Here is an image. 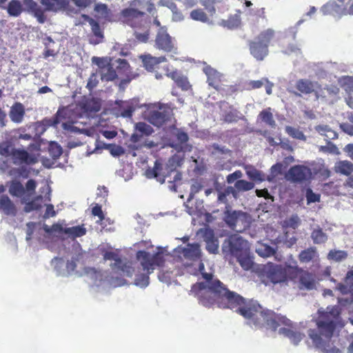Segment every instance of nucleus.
Wrapping results in <instances>:
<instances>
[{"instance_id": "obj_1", "label": "nucleus", "mask_w": 353, "mask_h": 353, "mask_svg": "<svg viewBox=\"0 0 353 353\" xmlns=\"http://www.w3.org/2000/svg\"><path fill=\"white\" fill-rule=\"evenodd\" d=\"M203 282L194 283L191 292L203 306L210 307L217 305L221 309H230L241 316L247 325L256 330H270L287 334L285 327L287 319L273 310L263 307L257 301L246 299L227 286L212 273L201 272Z\"/></svg>"}, {"instance_id": "obj_2", "label": "nucleus", "mask_w": 353, "mask_h": 353, "mask_svg": "<svg viewBox=\"0 0 353 353\" xmlns=\"http://www.w3.org/2000/svg\"><path fill=\"white\" fill-rule=\"evenodd\" d=\"M92 62L98 66V72L102 81H112L117 79L118 75L125 76L120 82L121 85H125L137 76L132 73L130 65L125 59L113 61L108 57H93Z\"/></svg>"}, {"instance_id": "obj_3", "label": "nucleus", "mask_w": 353, "mask_h": 353, "mask_svg": "<svg viewBox=\"0 0 353 353\" xmlns=\"http://www.w3.org/2000/svg\"><path fill=\"white\" fill-rule=\"evenodd\" d=\"M221 250L226 260L231 261L233 259H236L245 270L252 268L253 262L248 254V243L241 236L237 234L230 236L223 242Z\"/></svg>"}, {"instance_id": "obj_4", "label": "nucleus", "mask_w": 353, "mask_h": 353, "mask_svg": "<svg viewBox=\"0 0 353 353\" xmlns=\"http://www.w3.org/2000/svg\"><path fill=\"white\" fill-rule=\"evenodd\" d=\"M137 258L140 261L143 270L146 272L144 274H137L134 284L140 287H146L149 284V274L153 272L156 266L162 267L165 263V259L162 253L157 252L151 254L145 250H139L137 252Z\"/></svg>"}, {"instance_id": "obj_5", "label": "nucleus", "mask_w": 353, "mask_h": 353, "mask_svg": "<svg viewBox=\"0 0 353 353\" xmlns=\"http://www.w3.org/2000/svg\"><path fill=\"white\" fill-rule=\"evenodd\" d=\"M321 319L316 323L319 335L332 338L341 319V309L338 305L328 306L325 311L319 310Z\"/></svg>"}, {"instance_id": "obj_6", "label": "nucleus", "mask_w": 353, "mask_h": 353, "mask_svg": "<svg viewBox=\"0 0 353 353\" xmlns=\"http://www.w3.org/2000/svg\"><path fill=\"white\" fill-rule=\"evenodd\" d=\"M274 37L275 32L271 28L261 31L254 40L249 41L250 54L257 61H263L268 54V47Z\"/></svg>"}, {"instance_id": "obj_7", "label": "nucleus", "mask_w": 353, "mask_h": 353, "mask_svg": "<svg viewBox=\"0 0 353 353\" xmlns=\"http://www.w3.org/2000/svg\"><path fill=\"white\" fill-rule=\"evenodd\" d=\"M223 219L227 225L236 232H242L249 227L247 214L241 211L226 210Z\"/></svg>"}, {"instance_id": "obj_8", "label": "nucleus", "mask_w": 353, "mask_h": 353, "mask_svg": "<svg viewBox=\"0 0 353 353\" xmlns=\"http://www.w3.org/2000/svg\"><path fill=\"white\" fill-rule=\"evenodd\" d=\"M172 115V110L170 107L160 106L158 110H150L146 119L153 125L161 127L170 121Z\"/></svg>"}, {"instance_id": "obj_9", "label": "nucleus", "mask_w": 353, "mask_h": 353, "mask_svg": "<svg viewBox=\"0 0 353 353\" xmlns=\"http://www.w3.org/2000/svg\"><path fill=\"white\" fill-rule=\"evenodd\" d=\"M308 336L312 339L314 347L322 352L342 353L339 348L330 347V341L331 338L327 339L322 335H319L318 332L315 330L310 329L308 330Z\"/></svg>"}, {"instance_id": "obj_10", "label": "nucleus", "mask_w": 353, "mask_h": 353, "mask_svg": "<svg viewBox=\"0 0 353 353\" xmlns=\"http://www.w3.org/2000/svg\"><path fill=\"white\" fill-rule=\"evenodd\" d=\"M163 170V165L159 160H156L154 162V165L152 168H148L145 171V175L149 179L154 178L158 181L161 182V183L165 182V178L169 176L170 173L172 172V171H169L167 174L162 173L161 171ZM173 172L175 173V175L173 179L174 182H176L178 181L181 180L182 179V174L180 172L177 171L176 169L175 171H173Z\"/></svg>"}, {"instance_id": "obj_11", "label": "nucleus", "mask_w": 353, "mask_h": 353, "mask_svg": "<svg viewBox=\"0 0 353 353\" xmlns=\"http://www.w3.org/2000/svg\"><path fill=\"white\" fill-rule=\"evenodd\" d=\"M312 177L311 169L303 165H296L288 169V181L295 183H302L308 181Z\"/></svg>"}, {"instance_id": "obj_12", "label": "nucleus", "mask_w": 353, "mask_h": 353, "mask_svg": "<svg viewBox=\"0 0 353 353\" xmlns=\"http://www.w3.org/2000/svg\"><path fill=\"white\" fill-rule=\"evenodd\" d=\"M267 277L273 283L285 281L287 279V263L283 265L268 264Z\"/></svg>"}, {"instance_id": "obj_13", "label": "nucleus", "mask_w": 353, "mask_h": 353, "mask_svg": "<svg viewBox=\"0 0 353 353\" xmlns=\"http://www.w3.org/2000/svg\"><path fill=\"white\" fill-rule=\"evenodd\" d=\"M155 46L165 52H172L176 50L172 38L163 28H161L157 32Z\"/></svg>"}, {"instance_id": "obj_14", "label": "nucleus", "mask_w": 353, "mask_h": 353, "mask_svg": "<svg viewBox=\"0 0 353 353\" xmlns=\"http://www.w3.org/2000/svg\"><path fill=\"white\" fill-rule=\"evenodd\" d=\"M10 158L12 163L16 165H34L38 161L37 157L34 154H29L25 150L17 148L13 149Z\"/></svg>"}, {"instance_id": "obj_15", "label": "nucleus", "mask_w": 353, "mask_h": 353, "mask_svg": "<svg viewBox=\"0 0 353 353\" xmlns=\"http://www.w3.org/2000/svg\"><path fill=\"white\" fill-rule=\"evenodd\" d=\"M174 251L188 260L197 261L201 258L200 245L198 243H188L186 247L178 246Z\"/></svg>"}, {"instance_id": "obj_16", "label": "nucleus", "mask_w": 353, "mask_h": 353, "mask_svg": "<svg viewBox=\"0 0 353 353\" xmlns=\"http://www.w3.org/2000/svg\"><path fill=\"white\" fill-rule=\"evenodd\" d=\"M136 132L130 137V141L133 143H139L143 141L144 137H148L154 132L153 128L144 122H138L135 124Z\"/></svg>"}, {"instance_id": "obj_17", "label": "nucleus", "mask_w": 353, "mask_h": 353, "mask_svg": "<svg viewBox=\"0 0 353 353\" xmlns=\"http://www.w3.org/2000/svg\"><path fill=\"white\" fill-rule=\"evenodd\" d=\"M26 10L31 13L40 23H43L46 20V17L44 14V9L41 8L36 1L34 0H23Z\"/></svg>"}, {"instance_id": "obj_18", "label": "nucleus", "mask_w": 353, "mask_h": 353, "mask_svg": "<svg viewBox=\"0 0 353 353\" xmlns=\"http://www.w3.org/2000/svg\"><path fill=\"white\" fill-rule=\"evenodd\" d=\"M121 13L126 22L132 27L139 26L145 14L143 11L132 8L123 10Z\"/></svg>"}, {"instance_id": "obj_19", "label": "nucleus", "mask_w": 353, "mask_h": 353, "mask_svg": "<svg viewBox=\"0 0 353 353\" xmlns=\"http://www.w3.org/2000/svg\"><path fill=\"white\" fill-rule=\"evenodd\" d=\"M203 72L207 76V83L208 85L219 90L221 82V74L210 65L204 67Z\"/></svg>"}, {"instance_id": "obj_20", "label": "nucleus", "mask_w": 353, "mask_h": 353, "mask_svg": "<svg viewBox=\"0 0 353 353\" xmlns=\"http://www.w3.org/2000/svg\"><path fill=\"white\" fill-rule=\"evenodd\" d=\"M144 68L149 72L159 69V64L167 61L165 57H152L150 54H145L141 57Z\"/></svg>"}, {"instance_id": "obj_21", "label": "nucleus", "mask_w": 353, "mask_h": 353, "mask_svg": "<svg viewBox=\"0 0 353 353\" xmlns=\"http://www.w3.org/2000/svg\"><path fill=\"white\" fill-rule=\"evenodd\" d=\"M0 211L7 216H15L17 214L16 205L6 194H0Z\"/></svg>"}, {"instance_id": "obj_22", "label": "nucleus", "mask_w": 353, "mask_h": 353, "mask_svg": "<svg viewBox=\"0 0 353 353\" xmlns=\"http://www.w3.org/2000/svg\"><path fill=\"white\" fill-rule=\"evenodd\" d=\"M26 110L24 105L20 102H15L9 111L10 120L15 123H21L24 119Z\"/></svg>"}, {"instance_id": "obj_23", "label": "nucleus", "mask_w": 353, "mask_h": 353, "mask_svg": "<svg viewBox=\"0 0 353 353\" xmlns=\"http://www.w3.org/2000/svg\"><path fill=\"white\" fill-rule=\"evenodd\" d=\"M70 0H41L40 3L45 7L47 11L67 10Z\"/></svg>"}, {"instance_id": "obj_24", "label": "nucleus", "mask_w": 353, "mask_h": 353, "mask_svg": "<svg viewBox=\"0 0 353 353\" xmlns=\"http://www.w3.org/2000/svg\"><path fill=\"white\" fill-rule=\"evenodd\" d=\"M316 283L313 276L301 270L299 278V288L301 290H311L315 288Z\"/></svg>"}, {"instance_id": "obj_25", "label": "nucleus", "mask_w": 353, "mask_h": 353, "mask_svg": "<svg viewBox=\"0 0 353 353\" xmlns=\"http://www.w3.org/2000/svg\"><path fill=\"white\" fill-rule=\"evenodd\" d=\"M256 252L262 257L274 256L276 260L281 261V256H279L273 248L265 243H259L256 249Z\"/></svg>"}, {"instance_id": "obj_26", "label": "nucleus", "mask_w": 353, "mask_h": 353, "mask_svg": "<svg viewBox=\"0 0 353 353\" xmlns=\"http://www.w3.org/2000/svg\"><path fill=\"white\" fill-rule=\"evenodd\" d=\"M259 121L272 128H274L276 125L270 108H265L260 112L257 118V121Z\"/></svg>"}, {"instance_id": "obj_27", "label": "nucleus", "mask_w": 353, "mask_h": 353, "mask_svg": "<svg viewBox=\"0 0 353 353\" xmlns=\"http://www.w3.org/2000/svg\"><path fill=\"white\" fill-rule=\"evenodd\" d=\"M321 12L323 14H331L335 17L344 14V9L343 10L335 1H329L321 7Z\"/></svg>"}, {"instance_id": "obj_28", "label": "nucleus", "mask_w": 353, "mask_h": 353, "mask_svg": "<svg viewBox=\"0 0 353 353\" xmlns=\"http://www.w3.org/2000/svg\"><path fill=\"white\" fill-rule=\"evenodd\" d=\"M9 16L18 17L23 11L21 2L19 0H11L8 2L5 8Z\"/></svg>"}, {"instance_id": "obj_29", "label": "nucleus", "mask_w": 353, "mask_h": 353, "mask_svg": "<svg viewBox=\"0 0 353 353\" xmlns=\"http://www.w3.org/2000/svg\"><path fill=\"white\" fill-rule=\"evenodd\" d=\"M220 24L228 29H235L239 28L241 24L240 12H238L233 15H230L228 19L221 20Z\"/></svg>"}, {"instance_id": "obj_30", "label": "nucleus", "mask_w": 353, "mask_h": 353, "mask_svg": "<svg viewBox=\"0 0 353 353\" xmlns=\"http://www.w3.org/2000/svg\"><path fill=\"white\" fill-rule=\"evenodd\" d=\"M43 196L38 195L34 197L31 201L25 203L23 211L25 212H30L34 210H39L42 207Z\"/></svg>"}, {"instance_id": "obj_31", "label": "nucleus", "mask_w": 353, "mask_h": 353, "mask_svg": "<svg viewBox=\"0 0 353 353\" xmlns=\"http://www.w3.org/2000/svg\"><path fill=\"white\" fill-rule=\"evenodd\" d=\"M335 172L349 176L353 172V163L348 161H339L335 165Z\"/></svg>"}, {"instance_id": "obj_32", "label": "nucleus", "mask_w": 353, "mask_h": 353, "mask_svg": "<svg viewBox=\"0 0 353 353\" xmlns=\"http://www.w3.org/2000/svg\"><path fill=\"white\" fill-rule=\"evenodd\" d=\"M25 188L20 181L13 180L10 182L9 193L12 196L21 197L25 194Z\"/></svg>"}, {"instance_id": "obj_33", "label": "nucleus", "mask_w": 353, "mask_h": 353, "mask_svg": "<svg viewBox=\"0 0 353 353\" xmlns=\"http://www.w3.org/2000/svg\"><path fill=\"white\" fill-rule=\"evenodd\" d=\"M88 21L90 26H91L93 34L96 37V41H94V43L97 44L102 42V40L103 39V31L101 29L99 23L92 18H89Z\"/></svg>"}, {"instance_id": "obj_34", "label": "nucleus", "mask_w": 353, "mask_h": 353, "mask_svg": "<svg viewBox=\"0 0 353 353\" xmlns=\"http://www.w3.org/2000/svg\"><path fill=\"white\" fill-rule=\"evenodd\" d=\"M296 88L304 94H310L314 91V83L308 80L301 79L296 83Z\"/></svg>"}, {"instance_id": "obj_35", "label": "nucleus", "mask_w": 353, "mask_h": 353, "mask_svg": "<svg viewBox=\"0 0 353 353\" xmlns=\"http://www.w3.org/2000/svg\"><path fill=\"white\" fill-rule=\"evenodd\" d=\"M348 254L345 250H331L327 254V259L335 262H341L347 259Z\"/></svg>"}, {"instance_id": "obj_36", "label": "nucleus", "mask_w": 353, "mask_h": 353, "mask_svg": "<svg viewBox=\"0 0 353 353\" xmlns=\"http://www.w3.org/2000/svg\"><path fill=\"white\" fill-rule=\"evenodd\" d=\"M184 161L183 156L175 154L172 155L168 160L166 168L169 171H175V170L180 167Z\"/></svg>"}, {"instance_id": "obj_37", "label": "nucleus", "mask_w": 353, "mask_h": 353, "mask_svg": "<svg viewBox=\"0 0 353 353\" xmlns=\"http://www.w3.org/2000/svg\"><path fill=\"white\" fill-rule=\"evenodd\" d=\"M311 238L314 244H322L327 241V235L321 228L318 227V228L314 229L312 231Z\"/></svg>"}, {"instance_id": "obj_38", "label": "nucleus", "mask_w": 353, "mask_h": 353, "mask_svg": "<svg viewBox=\"0 0 353 353\" xmlns=\"http://www.w3.org/2000/svg\"><path fill=\"white\" fill-rule=\"evenodd\" d=\"M190 18L192 20L206 23L209 21V14L208 12L203 11L201 8L194 9L191 11L190 14Z\"/></svg>"}, {"instance_id": "obj_39", "label": "nucleus", "mask_w": 353, "mask_h": 353, "mask_svg": "<svg viewBox=\"0 0 353 353\" xmlns=\"http://www.w3.org/2000/svg\"><path fill=\"white\" fill-rule=\"evenodd\" d=\"M245 170L246 174L250 179L260 182L264 181V175L261 171L256 170L254 166L247 165L245 167Z\"/></svg>"}, {"instance_id": "obj_40", "label": "nucleus", "mask_w": 353, "mask_h": 353, "mask_svg": "<svg viewBox=\"0 0 353 353\" xmlns=\"http://www.w3.org/2000/svg\"><path fill=\"white\" fill-rule=\"evenodd\" d=\"M239 114V112L236 110L232 109L225 112L222 115L221 120L227 123H236L240 119Z\"/></svg>"}, {"instance_id": "obj_41", "label": "nucleus", "mask_w": 353, "mask_h": 353, "mask_svg": "<svg viewBox=\"0 0 353 353\" xmlns=\"http://www.w3.org/2000/svg\"><path fill=\"white\" fill-rule=\"evenodd\" d=\"M254 187V183L243 179L237 180L234 183V188L238 192L249 191L252 190Z\"/></svg>"}, {"instance_id": "obj_42", "label": "nucleus", "mask_w": 353, "mask_h": 353, "mask_svg": "<svg viewBox=\"0 0 353 353\" xmlns=\"http://www.w3.org/2000/svg\"><path fill=\"white\" fill-rule=\"evenodd\" d=\"M316 248H310L301 252L299 255V260L302 263H308L312 260L315 256Z\"/></svg>"}, {"instance_id": "obj_43", "label": "nucleus", "mask_w": 353, "mask_h": 353, "mask_svg": "<svg viewBox=\"0 0 353 353\" xmlns=\"http://www.w3.org/2000/svg\"><path fill=\"white\" fill-rule=\"evenodd\" d=\"M256 132L266 139L269 144L272 146L279 145L282 144V141L280 137L274 138L270 136V133L268 130H257Z\"/></svg>"}, {"instance_id": "obj_44", "label": "nucleus", "mask_w": 353, "mask_h": 353, "mask_svg": "<svg viewBox=\"0 0 353 353\" xmlns=\"http://www.w3.org/2000/svg\"><path fill=\"white\" fill-rule=\"evenodd\" d=\"M292 322L288 319V339H290L294 345H297L303 339V334L299 332H294L290 329L292 326Z\"/></svg>"}, {"instance_id": "obj_45", "label": "nucleus", "mask_w": 353, "mask_h": 353, "mask_svg": "<svg viewBox=\"0 0 353 353\" xmlns=\"http://www.w3.org/2000/svg\"><path fill=\"white\" fill-rule=\"evenodd\" d=\"M305 196L307 200V203H316L320 201L321 194L313 192L311 188H307L305 190Z\"/></svg>"}, {"instance_id": "obj_46", "label": "nucleus", "mask_w": 353, "mask_h": 353, "mask_svg": "<svg viewBox=\"0 0 353 353\" xmlns=\"http://www.w3.org/2000/svg\"><path fill=\"white\" fill-rule=\"evenodd\" d=\"M64 233L72 235L74 236L79 237L85 234L86 230L81 226H74L65 228Z\"/></svg>"}, {"instance_id": "obj_47", "label": "nucleus", "mask_w": 353, "mask_h": 353, "mask_svg": "<svg viewBox=\"0 0 353 353\" xmlns=\"http://www.w3.org/2000/svg\"><path fill=\"white\" fill-rule=\"evenodd\" d=\"M205 248L210 254H216L219 250L218 240L214 237L208 239Z\"/></svg>"}, {"instance_id": "obj_48", "label": "nucleus", "mask_w": 353, "mask_h": 353, "mask_svg": "<svg viewBox=\"0 0 353 353\" xmlns=\"http://www.w3.org/2000/svg\"><path fill=\"white\" fill-rule=\"evenodd\" d=\"M13 149H15L12 145L6 141L0 143V154L5 157H10Z\"/></svg>"}, {"instance_id": "obj_49", "label": "nucleus", "mask_w": 353, "mask_h": 353, "mask_svg": "<svg viewBox=\"0 0 353 353\" xmlns=\"http://www.w3.org/2000/svg\"><path fill=\"white\" fill-rule=\"evenodd\" d=\"M265 83H268V79L266 78H263L260 80H252L247 82V89L248 90H255L261 88L263 85H265Z\"/></svg>"}, {"instance_id": "obj_50", "label": "nucleus", "mask_w": 353, "mask_h": 353, "mask_svg": "<svg viewBox=\"0 0 353 353\" xmlns=\"http://www.w3.org/2000/svg\"><path fill=\"white\" fill-rule=\"evenodd\" d=\"M201 5L205 8L210 17H212L215 12V0H201Z\"/></svg>"}, {"instance_id": "obj_51", "label": "nucleus", "mask_w": 353, "mask_h": 353, "mask_svg": "<svg viewBox=\"0 0 353 353\" xmlns=\"http://www.w3.org/2000/svg\"><path fill=\"white\" fill-rule=\"evenodd\" d=\"M44 44L46 46V48L43 52V55L45 58H48L49 57H54L56 55V52L54 50L48 48V45L50 43H54L52 39L50 37H48L44 39Z\"/></svg>"}, {"instance_id": "obj_52", "label": "nucleus", "mask_w": 353, "mask_h": 353, "mask_svg": "<svg viewBox=\"0 0 353 353\" xmlns=\"http://www.w3.org/2000/svg\"><path fill=\"white\" fill-rule=\"evenodd\" d=\"M320 150L324 152H329L334 154H340L339 148L336 147V145L330 141H327V145L321 146Z\"/></svg>"}, {"instance_id": "obj_53", "label": "nucleus", "mask_w": 353, "mask_h": 353, "mask_svg": "<svg viewBox=\"0 0 353 353\" xmlns=\"http://www.w3.org/2000/svg\"><path fill=\"white\" fill-rule=\"evenodd\" d=\"M49 152L53 159L59 158L62 154V148L57 143H51L49 148Z\"/></svg>"}, {"instance_id": "obj_54", "label": "nucleus", "mask_w": 353, "mask_h": 353, "mask_svg": "<svg viewBox=\"0 0 353 353\" xmlns=\"http://www.w3.org/2000/svg\"><path fill=\"white\" fill-rule=\"evenodd\" d=\"M288 135L291 136L292 137H293L294 139H299V140L305 141L306 139V137L302 131H301L299 129L289 127V126H288Z\"/></svg>"}, {"instance_id": "obj_55", "label": "nucleus", "mask_w": 353, "mask_h": 353, "mask_svg": "<svg viewBox=\"0 0 353 353\" xmlns=\"http://www.w3.org/2000/svg\"><path fill=\"white\" fill-rule=\"evenodd\" d=\"M176 85L183 91H187L191 88V85L186 77L183 75L175 83Z\"/></svg>"}, {"instance_id": "obj_56", "label": "nucleus", "mask_w": 353, "mask_h": 353, "mask_svg": "<svg viewBox=\"0 0 353 353\" xmlns=\"http://www.w3.org/2000/svg\"><path fill=\"white\" fill-rule=\"evenodd\" d=\"M44 230L48 233L58 232L64 233V230L61 225L59 223H54L51 227L45 225L43 227Z\"/></svg>"}, {"instance_id": "obj_57", "label": "nucleus", "mask_w": 353, "mask_h": 353, "mask_svg": "<svg viewBox=\"0 0 353 353\" xmlns=\"http://www.w3.org/2000/svg\"><path fill=\"white\" fill-rule=\"evenodd\" d=\"M301 223V220L297 214H292L288 219V228L296 229Z\"/></svg>"}, {"instance_id": "obj_58", "label": "nucleus", "mask_w": 353, "mask_h": 353, "mask_svg": "<svg viewBox=\"0 0 353 353\" xmlns=\"http://www.w3.org/2000/svg\"><path fill=\"white\" fill-rule=\"evenodd\" d=\"M336 290H338L343 294H347L353 292V289L350 285L345 282V283H339L336 286Z\"/></svg>"}, {"instance_id": "obj_59", "label": "nucleus", "mask_w": 353, "mask_h": 353, "mask_svg": "<svg viewBox=\"0 0 353 353\" xmlns=\"http://www.w3.org/2000/svg\"><path fill=\"white\" fill-rule=\"evenodd\" d=\"M92 214L94 216H97L99 219V221L101 222L104 219L105 216L102 211L101 206L97 204L92 209Z\"/></svg>"}, {"instance_id": "obj_60", "label": "nucleus", "mask_w": 353, "mask_h": 353, "mask_svg": "<svg viewBox=\"0 0 353 353\" xmlns=\"http://www.w3.org/2000/svg\"><path fill=\"white\" fill-rule=\"evenodd\" d=\"M243 176L242 172L241 170H236L232 174H230L227 176V182L228 183H232L236 180L241 179Z\"/></svg>"}, {"instance_id": "obj_61", "label": "nucleus", "mask_w": 353, "mask_h": 353, "mask_svg": "<svg viewBox=\"0 0 353 353\" xmlns=\"http://www.w3.org/2000/svg\"><path fill=\"white\" fill-rule=\"evenodd\" d=\"M57 215V212L54 210V205L52 204H47L46 212L43 214V219H46L50 217H54Z\"/></svg>"}, {"instance_id": "obj_62", "label": "nucleus", "mask_w": 353, "mask_h": 353, "mask_svg": "<svg viewBox=\"0 0 353 353\" xmlns=\"http://www.w3.org/2000/svg\"><path fill=\"white\" fill-rule=\"evenodd\" d=\"M343 83L345 86V90L350 92H353V77H346L343 79Z\"/></svg>"}, {"instance_id": "obj_63", "label": "nucleus", "mask_w": 353, "mask_h": 353, "mask_svg": "<svg viewBox=\"0 0 353 353\" xmlns=\"http://www.w3.org/2000/svg\"><path fill=\"white\" fill-rule=\"evenodd\" d=\"M37 188V183L34 179H29L26 183V189L28 192L29 195H32L34 193Z\"/></svg>"}, {"instance_id": "obj_64", "label": "nucleus", "mask_w": 353, "mask_h": 353, "mask_svg": "<svg viewBox=\"0 0 353 353\" xmlns=\"http://www.w3.org/2000/svg\"><path fill=\"white\" fill-rule=\"evenodd\" d=\"M340 128L345 133L353 136V125L348 123H342L340 124Z\"/></svg>"}]
</instances>
